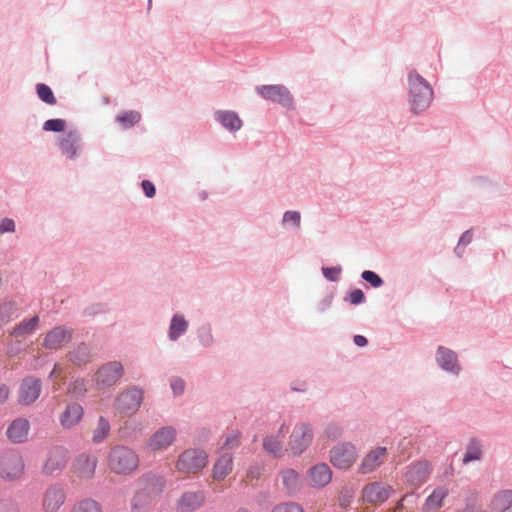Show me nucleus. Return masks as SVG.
Listing matches in <instances>:
<instances>
[{
    "label": "nucleus",
    "instance_id": "42",
    "mask_svg": "<svg viewBox=\"0 0 512 512\" xmlns=\"http://www.w3.org/2000/svg\"><path fill=\"white\" fill-rule=\"evenodd\" d=\"M65 128V121L62 119H50L47 120L44 125L43 129L46 131H55V132H61Z\"/></svg>",
    "mask_w": 512,
    "mask_h": 512
},
{
    "label": "nucleus",
    "instance_id": "45",
    "mask_svg": "<svg viewBox=\"0 0 512 512\" xmlns=\"http://www.w3.org/2000/svg\"><path fill=\"white\" fill-rule=\"evenodd\" d=\"M301 221L300 213L297 211H287L284 214L283 222L292 223L294 226L299 227Z\"/></svg>",
    "mask_w": 512,
    "mask_h": 512
},
{
    "label": "nucleus",
    "instance_id": "12",
    "mask_svg": "<svg viewBox=\"0 0 512 512\" xmlns=\"http://www.w3.org/2000/svg\"><path fill=\"white\" fill-rule=\"evenodd\" d=\"M72 338V331L65 327H55L49 331L43 340V347L50 350L61 349Z\"/></svg>",
    "mask_w": 512,
    "mask_h": 512
},
{
    "label": "nucleus",
    "instance_id": "22",
    "mask_svg": "<svg viewBox=\"0 0 512 512\" xmlns=\"http://www.w3.org/2000/svg\"><path fill=\"white\" fill-rule=\"evenodd\" d=\"M386 455V448L385 447H378L368 453L361 465H360V472L363 474L370 473L373 470H375L377 467L381 465L383 462V459Z\"/></svg>",
    "mask_w": 512,
    "mask_h": 512
},
{
    "label": "nucleus",
    "instance_id": "56",
    "mask_svg": "<svg viewBox=\"0 0 512 512\" xmlns=\"http://www.w3.org/2000/svg\"><path fill=\"white\" fill-rule=\"evenodd\" d=\"M237 512H250V511H248V510H246V509H240V510H238Z\"/></svg>",
    "mask_w": 512,
    "mask_h": 512
},
{
    "label": "nucleus",
    "instance_id": "41",
    "mask_svg": "<svg viewBox=\"0 0 512 512\" xmlns=\"http://www.w3.org/2000/svg\"><path fill=\"white\" fill-rule=\"evenodd\" d=\"M240 433L238 431L230 432L225 439L222 449L231 450L239 445Z\"/></svg>",
    "mask_w": 512,
    "mask_h": 512
},
{
    "label": "nucleus",
    "instance_id": "20",
    "mask_svg": "<svg viewBox=\"0 0 512 512\" xmlns=\"http://www.w3.org/2000/svg\"><path fill=\"white\" fill-rule=\"evenodd\" d=\"M83 407L78 403L67 404L60 415V423L64 428H71L77 425L83 418Z\"/></svg>",
    "mask_w": 512,
    "mask_h": 512
},
{
    "label": "nucleus",
    "instance_id": "48",
    "mask_svg": "<svg viewBox=\"0 0 512 512\" xmlns=\"http://www.w3.org/2000/svg\"><path fill=\"white\" fill-rule=\"evenodd\" d=\"M171 388L176 395H180L184 391V381L180 378L171 379Z\"/></svg>",
    "mask_w": 512,
    "mask_h": 512
},
{
    "label": "nucleus",
    "instance_id": "52",
    "mask_svg": "<svg viewBox=\"0 0 512 512\" xmlns=\"http://www.w3.org/2000/svg\"><path fill=\"white\" fill-rule=\"evenodd\" d=\"M9 389L5 384H0V404L5 403L9 398Z\"/></svg>",
    "mask_w": 512,
    "mask_h": 512
},
{
    "label": "nucleus",
    "instance_id": "4",
    "mask_svg": "<svg viewBox=\"0 0 512 512\" xmlns=\"http://www.w3.org/2000/svg\"><path fill=\"white\" fill-rule=\"evenodd\" d=\"M143 401V392L138 388H130L122 392L116 399L117 411L125 416H130L138 411Z\"/></svg>",
    "mask_w": 512,
    "mask_h": 512
},
{
    "label": "nucleus",
    "instance_id": "44",
    "mask_svg": "<svg viewBox=\"0 0 512 512\" xmlns=\"http://www.w3.org/2000/svg\"><path fill=\"white\" fill-rule=\"evenodd\" d=\"M362 278L369 282L373 287H380L383 283L382 279L376 273L369 270L362 273Z\"/></svg>",
    "mask_w": 512,
    "mask_h": 512
},
{
    "label": "nucleus",
    "instance_id": "8",
    "mask_svg": "<svg viewBox=\"0 0 512 512\" xmlns=\"http://www.w3.org/2000/svg\"><path fill=\"white\" fill-rule=\"evenodd\" d=\"M257 93L264 99L278 102L284 107H290L293 99L289 90L283 85H262L256 88Z\"/></svg>",
    "mask_w": 512,
    "mask_h": 512
},
{
    "label": "nucleus",
    "instance_id": "35",
    "mask_svg": "<svg viewBox=\"0 0 512 512\" xmlns=\"http://www.w3.org/2000/svg\"><path fill=\"white\" fill-rule=\"evenodd\" d=\"M110 432V424L109 422L104 418L100 417L97 423L96 428L93 431V440L95 442H100L104 440Z\"/></svg>",
    "mask_w": 512,
    "mask_h": 512
},
{
    "label": "nucleus",
    "instance_id": "29",
    "mask_svg": "<svg viewBox=\"0 0 512 512\" xmlns=\"http://www.w3.org/2000/svg\"><path fill=\"white\" fill-rule=\"evenodd\" d=\"M79 146V137L76 133L69 132L60 141L62 152L69 158H73Z\"/></svg>",
    "mask_w": 512,
    "mask_h": 512
},
{
    "label": "nucleus",
    "instance_id": "25",
    "mask_svg": "<svg viewBox=\"0 0 512 512\" xmlns=\"http://www.w3.org/2000/svg\"><path fill=\"white\" fill-rule=\"evenodd\" d=\"M448 495V490L445 487L436 488L426 499L423 505V512H434L440 509L443 505L444 499Z\"/></svg>",
    "mask_w": 512,
    "mask_h": 512
},
{
    "label": "nucleus",
    "instance_id": "31",
    "mask_svg": "<svg viewBox=\"0 0 512 512\" xmlns=\"http://www.w3.org/2000/svg\"><path fill=\"white\" fill-rule=\"evenodd\" d=\"M39 324V317L33 316L30 319L23 320L16 327L13 328L11 335L14 337H25L35 331Z\"/></svg>",
    "mask_w": 512,
    "mask_h": 512
},
{
    "label": "nucleus",
    "instance_id": "9",
    "mask_svg": "<svg viewBox=\"0 0 512 512\" xmlns=\"http://www.w3.org/2000/svg\"><path fill=\"white\" fill-rule=\"evenodd\" d=\"M331 462L339 469L349 468L356 460V449L351 444H339L331 450Z\"/></svg>",
    "mask_w": 512,
    "mask_h": 512
},
{
    "label": "nucleus",
    "instance_id": "13",
    "mask_svg": "<svg viewBox=\"0 0 512 512\" xmlns=\"http://www.w3.org/2000/svg\"><path fill=\"white\" fill-rule=\"evenodd\" d=\"M68 453L63 447H54L48 454L46 461L43 465V472L45 474H53L63 469L67 463Z\"/></svg>",
    "mask_w": 512,
    "mask_h": 512
},
{
    "label": "nucleus",
    "instance_id": "34",
    "mask_svg": "<svg viewBox=\"0 0 512 512\" xmlns=\"http://www.w3.org/2000/svg\"><path fill=\"white\" fill-rule=\"evenodd\" d=\"M90 358V352L86 345H79L74 351L69 353V359L75 365H82L88 362Z\"/></svg>",
    "mask_w": 512,
    "mask_h": 512
},
{
    "label": "nucleus",
    "instance_id": "23",
    "mask_svg": "<svg viewBox=\"0 0 512 512\" xmlns=\"http://www.w3.org/2000/svg\"><path fill=\"white\" fill-rule=\"evenodd\" d=\"M282 485L288 494L297 492L302 484L300 474L294 469L287 468L280 472Z\"/></svg>",
    "mask_w": 512,
    "mask_h": 512
},
{
    "label": "nucleus",
    "instance_id": "1",
    "mask_svg": "<svg viewBox=\"0 0 512 512\" xmlns=\"http://www.w3.org/2000/svg\"><path fill=\"white\" fill-rule=\"evenodd\" d=\"M139 462L137 453L123 445L112 447L107 457V464L110 471L123 476L130 475L136 471L139 467Z\"/></svg>",
    "mask_w": 512,
    "mask_h": 512
},
{
    "label": "nucleus",
    "instance_id": "19",
    "mask_svg": "<svg viewBox=\"0 0 512 512\" xmlns=\"http://www.w3.org/2000/svg\"><path fill=\"white\" fill-rule=\"evenodd\" d=\"M205 502V495L201 491L185 492L178 501L181 512H192L200 508Z\"/></svg>",
    "mask_w": 512,
    "mask_h": 512
},
{
    "label": "nucleus",
    "instance_id": "7",
    "mask_svg": "<svg viewBox=\"0 0 512 512\" xmlns=\"http://www.w3.org/2000/svg\"><path fill=\"white\" fill-rule=\"evenodd\" d=\"M123 367L119 362H109L95 373L94 381L98 388L104 389L114 385L122 376Z\"/></svg>",
    "mask_w": 512,
    "mask_h": 512
},
{
    "label": "nucleus",
    "instance_id": "10",
    "mask_svg": "<svg viewBox=\"0 0 512 512\" xmlns=\"http://www.w3.org/2000/svg\"><path fill=\"white\" fill-rule=\"evenodd\" d=\"M313 438L312 429L308 424L301 423L295 426L289 445L294 454L302 453L311 443Z\"/></svg>",
    "mask_w": 512,
    "mask_h": 512
},
{
    "label": "nucleus",
    "instance_id": "36",
    "mask_svg": "<svg viewBox=\"0 0 512 512\" xmlns=\"http://www.w3.org/2000/svg\"><path fill=\"white\" fill-rule=\"evenodd\" d=\"M140 118V114L136 111L124 112L116 117L117 121L125 128L132 127L140 121Z\"/></svg>",
    "mask_w": 512,
    "mask_h": 512
},
{
    "label": "nucleus",
    "instance_id": "32",
    "mask_svg": "<svg viewBox=\"0 0 512 512\" xmlns=\"http://www.w3.org/2000/svg\"><path fill=\"white\" fill-rule=\"evenodd\" d=\"M188 327V322L180 315H175L172 318L170 329H169V338L172 341L178 339L180 335H182Z\"/></svg>",
    "mask_w": 512,
    "mask_h": 512
},
{
    "label": "nucleus",
    "instance_id": "16",
    "mask_svg": "<svg viewBox=\"0 0 512 512\" xmlns=\"http://www.w3.org/2000/svg\"><path fill=\"white\" fill-rule=\"evenodd\" d=\"M65 503V493L61 487H49L43 497L44 512H58Z\"/></svg>",
    "mask_w": 512,
    "mask_h": 512
},
{
    "label": "nucleus",
    "instance_id": "55",
    "mask_svg": "<svg viewBox=\"0 0 512 512\" xmlns=\"http://www.w3.org/2000/svg\"><path fill=\"white\" fill-rule=\"evenodd\" d=\"M471 240V235L469 232H466L463 234V236L460 238L459 244H468Z\"/></svg>",
    "mask_w": 512,
    "mask_h": 512
},
{
    "label": "nucleus",
    "instance_id": "51",
    "mask_svg": "<svg viewBox=\"0 0 512 512\" xmlns=\"http://www.w3.org/2000/svg\"><path fill=\"white\" fill-rule=\"evenodd\" d=\"M322 271L324 276L331 281H335L339 273V271L335 268H323Z\"/></svg>",
    "mask_w": 512,
    "mask_h": 512
},
{
    "label": "nucleus",
    "instance_id": "27",
    "mask_svg": "<svg viewBox=\"0 0 512 512\" xmlns=\"http://www.w3.org/2000/svg\"><path fill=\"white\" fill-rule=\"evenodd\" d=\"M216 119L228 130L236 131L242 126L239 116L233 111H218L215 114Z\"/></svg>",
    "mask_w": 512,
    "mask_h": 512
},
{
    "label": "nucleus",
    "instance_id": "14",
    "mask_svg": "<svg viewBox=\"0 0 512 512\" xmlns=\"http://www.w3.org/2000/svg\"><path fill=\"white\" fill-rule=\"evenodd\" d=\"M392 488L383 483H371L364 487L362 497L364 501L371 504H380L389 498Z\"/></svg>",
    "mask_w": 512,
    "mask_h": 512
},
{
    "label": "nucleus",
    "instance_id": "2",
    "mask_svg": "<svg viewBox=\"0 0 512 512\" xmlns=\"http://www.w3.org/2000/svg\"><path fill=\"white\" fill-rule=\"evenodd\" d=\"M410 101L415 113L424 111L430 106L433 91L425 79L416 72L409 74Z\"/></svg>",
    "mask_w": 512,
    "mask_h": 512
},
{
    "label": "nucleus",
    "instance_id": "38",
    "mask_svg": "<svg viewBox=\"0 0 512 512\" xmlns=\"http://www.w3.org/2000/svg\"><path fill=\"white\" fill-rule=\"evenodd\" d=\"M36 91H37L38 97L43 102H45L49 105H54L56 103V98L49 86L40 83L36 86Z\"/></svg>",
    "mask_w": 512,
    "mask_h": 512
},
{
    "label": "nucleus",
    "instance_id": "46",
    "mask_svg": "<svg viewBox=\"0 0 512 512\" xmlns=\"http://www.w3.org/2000/svg\"><path fill=\"white\" fill-rule=\"evenodd\" d=\"M364 298H365L364 293L360 289H355V290L351 291V293L349 295V300H350L351 304H354V305L363 302Z\"/></svg>",
    "mask_w": 512,
    "mask_h": 512
},
{
    "label": "nucleus",
    "instance_id": "49",
    "mask_svg": "<svg viewBox=\"0 0 512 512\" xmlns=\"http://www.w3.org/2000/svg\"><path fill=\"white\" fill-rule=\"evenodd\" d=\"M0 512H19V509L11 501H0Z\"/></svg>",
    "mask_w": 512,
    "mask_h": 512
},
{
    "label": "nucleus",
    "instance_id": "37",
    "mask_svg": "<svg viewBox=\"0 0 512 512\" xmlns=\"http://www.w3.org/2000/svg\"><path fill=\"white\" fill-rule=\"evenodd\" d=\"M482 451L481 447L476 441H471L467 447V451L463 458V463L467 464L474 460H479L481 457Z\"/></svg>",
    "mask_w": 512,
    "mask_h": 512
},
{
    "label": "nucleus",
    "instance_id": "30",
    "mask_svg": "<svg viewBox=\"0 0 512 512\" xmlns=\"http://www.w3.org/2000/svg\"><path fill=\"white\" fill-rule=\"evenodd\" d=\"M151 505L150 495L144 491H137L131 500L132 512H147Z\"/></svg>",
    "mask_w": 512,
    "mask_h": 512
},
{
    "label": "nucleus",
    "instance_id": "54",
    "mask_svg": "<svg viewBox=\"0 0 512 512\" xmlns=\"http://www.w3.org/2000/svg\"><path fill=\"white\" fill-rule=\"evenodd\" d=\"M354 343L359 347H363L367 344V339L362 335H356L354 337Z\"/></svg>",
    "mask_w": 512,
    "mask_h": 512
},
{
    "label": "nucleus",
    "instance_id": "6",
    "mask_svg": "<svg viewBox=\"0 0 512 512\" xmlns=\"http://www.w3.org/2000/svg\"><path fill=\"white\" fill-rule=\"evenodd\" d=\"M24 472V463L18 453H6L0 458V476L8 480H16Z\"/></svg>",
    "mask_w": 512,
    "mask_h": 512
},
{
    "label": "nucleus",
    "instance_id": "17",
    "mask_svg": "<svg viewBox=\"0 0 512 512\" xmlns=\"http://www.w3.org/2000/svg\"><path fill=\"white\" fill-rule=\"evenodd\" d=\"M176 437V431L172 427H163L156 431L149 439L148 446L152 450H161L169 447Z\"/></svg>",
    "mask_w": 512,
    "mask_h": 512
},
{
    "label": "nucleus",
    "instance_id": "47",
    "mask_svg": "<svg viewBox=\"0 0 512 512\" xmlns=\"http://www.w3.org/2000/svg\"><path fill=\"white\" fill-rule=\"evenodd\" d=\"M15 230V224L12 219L5 218L0 222V233L13 232Z\"/></svg>",
    "mask_w": 512,
    "mask_h": 512
},
{
    "label": "nucleus",
    "instance_id": "5",
    "mask_svg": "<svg viewBox=\"0 0 512 512\" xmlns=\"http://www.w3.org/2000/svg\"><path fill=\"white\" fill-rule=\"evenodd\" d=\"M97 464L98 459L95 455L82 453L73 461L71 471L73 476L81 481L90 480L95 475Z\"/></svg>",
    "mask_w": 512,
    "mask_h": 512
},
{
    "label": "nucleus",
    "instance_id": "43",
    "mask_svg": "<svg viewBox=\"0 0 512 512\" xmlns=\"http://www.w3.org/2000/svg\"><path fill=\"white\" fill-rule=\"evenodd\" d=\"M87 382L83 379L75 380L69 387V392L76 396H80L87 391Z\"/></svg>",
    "mask_w": 512,
    "mask_h": 512
},
{
    "label": "nucleus",
    "instance_id": "15",
    "mask_svg": "<svg viewBox=\"0 0 512 512\" xmlns=\"http://www.w3.org/2000/svg\"><path fill=\"white\" fill-rule=\"evenodd\" d=\"M308 484L314 488H322L332 479V471L325 463L316 464L308 470Z\"/></svg>",
    "mask_w": 512,
    "mask_h": 512
},
{
    "label": "nucleus",
    "instance_id": "53",
    "mask_svg": "<svg viewBox=\"0 0 512 512\" xmlns=\"http://www.w3.org/2000/svg\"><path fill=\"white\" fill-rule=\"evenodd\" d=\"M62 374H63V370H62L61 366L56 364L50 373V377L58 378V377H61Z\"/></svg>",
    "mask_w": 512,
    "mask_h": 512
},
{
    "label": "nucleus",
    "instance_id": "21",
    "mask_svg": "<svg viewBox=\"0 0 512 512\" xmlns=\"http://www.w3.org/2000/svg\"><path fill=\"white\" fill-rule=\"evenodd\" d=\"M30 430V424L28 420L23 418L15 419L7 429V437L15 443L24 442Z\"/></svg>",
    "mask_w": 512,
    "mask_h": 512
},
{
    "label": "nucleus",
    "instance_id": "40",
    "mask_svg": "<svg viewBox=\"0 0 512 512\" xmlns=\"http://www.w3.org/2000/svg\"><path fill=\"white\" fill-rule=\"evenodd\" d=\"M272 512H304L303 508L293 502L280 503L276 505Z\"/></svg>",
    "mask_w": 512,
    "mask_h": 512
},
{
    "label": "nucleus",
    "instance_id": "11",
    "mask_svg": "<svg viewBox=\"0 0 512 512\" xmlns=\"http://www.w3.org/2000/svg\"><path fill=\"white\" fill-rule=\"evenodd\" d=\"M41 392V382L34 377L25 378L18 391V401L23 405H29L36 401Z\"/></svg>",
    "mask_w": 512,
    "mask_h": 512
},
{
    "label": "nucleus",
    "instance_id": "33",
    "mask_svg": "<svg viewBox=\"0 0 512 512\" xmlns=\"http://www.w3.org/2000/svg\"><path fill=\"white\" fill-rule=\"evenodd\" d=\"M71 512H103V510L98 501L92 498H85L78 501L73 506Z\"/></svg>",
    "mask_w": 512,
    "mask_h": 512
},
{
    "label": "nucleus",
    "instance_id": "50",
    "mask_svg": "<svg viewBox=\"0 0 512 512\" xmlns=\"http://www.w3.org/2000/svg\"><path fill=\"white\" fill-rule=\"evenodd\" d=\"M141 185L147 197L152 198L155 195L156 190L152 182L149 180H144Z\"/></svg>",
    "mask_w": 512,
    "mask_h": 512
},
{
    "label": "nucleus",
    "instance_id": "28",
    "mask_svg": "<svg viewBox=\"0 0 512 512\" xmlns=\"http://www.w3.org/2000/svg\"><path fill=\"white\" fill-rule=\"evenodd\" d=\"M512 508V491L505 490L498 493L492 503L491 509L493 512H507Z\"/></svg>",
    "mask_w": 512,
    "mask_h": 512
},
{
    "label": "nucleus",
    "instance_id": "39",
    "mask_svg": "<svg viewBox=\"0 0 512 512\" xmlns=\"http://www.w3.org/2000/svg\"><path fill=\"white\" fill-rule=\"evenodd\" d=\"M263 447L268 453L274 456H281L282 454V445L277 438H266L263 442Z\"/></svg>",
    "mask_w": 512,
    "mask_h": 512
},
{
    "label": "nucleus",
    "instance_id": "26",
    "mask_svg": "<svg viewBox=\"0 0 512 512\" xmlns=\"http://www.w3.org/2000/svg\"><path fill=\"white\" fill-rule=\"evenodd\" d=\"M233 468L232 456L224 453L215 463L213 467V478L215 480H223L228 476Z\"/></svg>",
    "mask_w": 512,
    "mask_h": 512
},
{
    "label": "nucleus",
    "instance_id": "24",
    "mask_svg": "<svg viewBox=\"0 0 512 512\" xmlns=\"http://www.w3.org/2000/svg\"><path fill=\"white\" fill-rule=\"evenodd\" d=\"M437 362L445 370L455 373H458L459 371L456 354L452 350L443 346L438 347Z\"/></svg>",
    "mask_w": 512,
    "mask_h": 512
},
{
    "label": "nucleus",
    "instance_id": "18",
    "mask_svg": "<svg viewBox=\"0 0 512 512\" xmlns=\"http://www.w3.org/2000/svg\"><path fill=\"white\" fill-rule=\"evenodd\" d=\"M430 473L429 465L427 462H418L409 467L405 474L408 484L418 487L423 484Z\"/></svg>",
    "mask_w": 512,
    "mask_h": 512
},
{
    "label": "nucleus",
    "instance_id": "3",
    "mask_svg": "<svg viewBox=\"0 0 512 512\" xmlns=\"http://www.w3.org/2000/svg\"><path fill=\"white\" fill-rule=\"evenodd\" d=\"M207 454L202 450H185L178 458L176 468L185 474H196L207 465Z\"/></svg>",
    "mask_w": 512,
    "mask_h": 512
}]
</instances>
